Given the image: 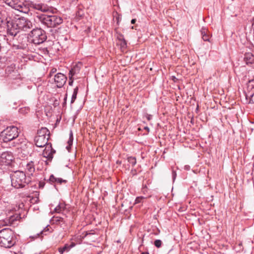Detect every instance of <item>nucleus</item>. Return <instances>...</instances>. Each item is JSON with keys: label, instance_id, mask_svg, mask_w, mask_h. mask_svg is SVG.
<instances>
[{"label": "nucleus", "instance_id": "f257e3e1", "mask_svg": "<svg viewBox=\"0 0 254 254\" xmlns=\"http://www.w3.org/2000/svg\"><path fill=\"white\" fill-rule=\"evenodd\" d=\"M36 20L45 27H56L63 23V19L56 15L38 14Z\"/></svg>", "mask_w": 254, "mask_h": 254}, {"label": "nucleus", "instance_id": "f03ea898", "mask_svg": "<svg viewBox=\"0 0 254 254\" xmlns=\"http://www.w3.org/2000/svg\"><path fill=\"white\" fill-rule=\"evenodd\" d=\"M14 234L9 228H4L0 231V246L5 248H10L15 244Z\"/></svg>", "mask_w": 254, "mask_h": 254}, {"label": "nucleus", "instance_id": "7ed1b4c3", "mask_svg": "<svg viewBox=\"0 0 254 254\" xmlns=\"http://www.w3.org/2000/svg\"><path fill=\"white\" fill-rule=\"evenodd\" d=\"M11 185L16 189L24 188L30 182L22 171H17L10 175Z\"/></svg>", "mask_w": 254, "mask_h": 254}, {"label": "nucleus", "instance_id": "20e7f679", "mask_svg": "<svg viewBox=\"0 0 254 254\" xmlns=\"http://www.w3.org/2000/svg\"><path fill=\"white\" fill-rule=\"evenodd\" d=\"M18 129L15 126L7 127L1 132V137L4 142L10 141L18 136Z\"/></svg>", "mask_w": 254, "mask_h": 254}, {"label": "nucleus", "instance_id": "39448f33", "mask_svg": "<svg viewBox=\"0 0 254 254\" xmlns=\"http://www.w3.org/2000/svg\"><path fill=\"white\" fill-rule=\"evenodd\" d=\"M32 42L36 45L43 43L47 38L45 31L41 28L33 29L31 32Z\"/></svg>", "mask_w": 254, "mask_h": 254}, {"label": "nucleus", "instance_id": "423d86ee", "mask_svg": "<svg viewBox=\"0 0 254 254\" xmlns=\"http://www.w3.org/2000/svg\"><path fill=\"white\" fill-rule=\"evenodd\" d=\"M7 32L9 35L15 37L19 32V27L18 22L16 23L10 18L6 19Z\"/></svg>", "mask_w": 254, "mask_h": 254}, {"label": "nucleus", "instance_id": "0eeeda50", "mask_svg": "<svg viewBox=\"0 0 254 254\" xmlns=\"http://www.w3.org/2000/svg\"><path fill=\"white\" fill-rule=\"evenodd\" d=\"M31 10H37L43 12L50 11L51 7L47 4L30 0Z\"/></svg>", "mask_w": 254, "mask_h": 254}, {"label": "nucleus", "instance_id": "6e6552de", "mask_svg": "<svg viewBox=\"0 0 254 254\" xmlns=\"http://www.w3.org/2000/svg\"><path fill=\"white\" fill-rule=\"evenodd\" d=\"M13 156L11 152H3L0 156V164L1 165L8 166L11 164Z\"/></svg>", "mask_w": 254, "mask_h": 254}, {"label": "nucleus", "instance_id": "1a4fd4ad", "mask_svg": "<svg viewBox=\"0 0 254 254\" xmlns=\"http://www.w3.org/2000/svg\"><path fill=\"white\" fill-rule=\"evenodd\" d=\"M21 217L19 214H13L8 218L0 221V226H4L15 224V222L19 220Z\"/></svg>", "mask_w": 254, "mask_h": 254}, {"label": "nucleus", "instance_id": "9d476101", "mask_svg": "<svg viewBox=\"0 0 254 254\" xmlns=\"http://www.w3.org/2000/svg\"><path fill=\"white\" fill-rule=\"evenodd\" d=\"M21 12L28 14L31 10L30 0L23 1L21 0L18 4V6L16 9Z\"/></svg>", "mask_w": 254, "mask_h": 254}, {"label": "nucleus", "instance_id": "9b49d317", "mask_svg": "<svg viewBox=\"0 0 254 254\" xmlns=\"http://www.w3.org/2000/svg\"><path fill=\"white\" fill-rule=\"evenodd\" d=\"M66 79V77L63 73H58L54 75V80L58 88L62 87L65 84Z\"/></svg>", "mask_w": 254, "mask_h": 254}, {"label": "nucleus", "instance_id": "f8f14e48", "mask_svg": "<svg viewBox=\"0 0 254 254\" xmlns=\"http://www.w3.org/2000/svg\"><path fill=\"white\" fill-rule=\"evenodd\" d=\"M19 29L27 31L32 27V22L27 19L21 18L18 21Z\"/></svg>", "mask_w": 254, "mask_h": 254}, {"label": "nucleus", "instance_id": "ddd939ff", "mask_svg": "<svg viewBox=\"0 0 254 254\" xmlns=\"http://www.w3.org/2000/svg\"><path fill=\"white\" fill-rule=\"evenodd\" d=\"M49 136L48 137H41L36 136L35 137L34 141L35 145L39 147H43L45 146H48L50 145V143H48Z\"/></svg>", "mask_w": 254, "mask_h": 254}, {"label": "nucleus", "instance_id": "4468645a", "mask_svg": "<svg viewBox=\"0 0 254 254\" xmlns=\"http://www.w3.org/2000/svg\"><path fill=\"white\" fill-rule=\"evenodd\" d=\"M56 151L52 147V144L50 143V145L46 146L45 149L43 152V156L48 159V160H52L53 158V154L55 153Z\"/></svg>", "mask_w": 254, "mask_h": 254}, {"label": "nucleus", "instance_id": "2eb2a0df", "mask_svg": "<svg viewBox=\"0 0 254 254\" xmlns=\"http://www.w3.org/2000/svg\"><path fill=\"white\" fill-rule=\"evenodd\" d=\"M244 60L248 65L254 64V55L251 53H246L244 55Z\"/></svg>", "mask_w": 254, "mask_h": 254}, {"label": "nucleus", "instance_id": "dca6fc26", "mask_svg": "<svg viewBox=\"0 0 254 254\" xmlns=\"http://www.w3.org/2000/svg\"><path fill=\"white\" fill-rule=\"evenodd\" d=\"M21 0H3V2L8 6L14 9L18 6V4Z\"/></svg>", "mask_w": 254, "mask_h": 254}, {"label": "nucleus", "instance_id": "f3484780", "mask_svg": "<svg viewBox=\"0 0 254 254\" xmlns=\"http://www.w3.org/2000/svg\"><path fill=\"white\" fill-rule=\"evenodd\" d=\"M35 166L33 161H30L26 164L25 170L29 175H32L33 173L35 172Z\"/></svg>", "mask_w": 254, "mask_h": 254}, {"label": "nucleus", "instance_id": "a211bd4d", "mask_svg": "<svg viewBox=\"0 0 254 254\" xmlns=\"http://www.w3.org/2000/svg\"><path fill=\"white\" fill-rule=\"evenodd\" d=\"M50 131L46 127H42L37 132V135L42 137H50Z\"/></svg>", "mask_w": 254, "mask_h": 254}, {"label": "nucleus", "instance_id": "6ab92c4d", "mask_svg": "<svg viewBox=\"0 0 254 254\" xmlns=\"http://www.w3.org/2000/svg\"><path fill=\"white\" fill-rule=\"evenodd\" d=\"M49 181L50 183H56L57 184H61L63 183H66V180H63L62 178H56L53 175H51L50 177Z\"/></svg>", "mask_w": 254, "mask_h": 254}, {"label": "nucleus", "instance_id": "aec40b11", "mask_svg": "<svg viewBox=\"0 0 254 254\" xmlns=\"http://www.w3.org/2000/svg\"><path fill=\"white\" fill-rule=\"evenodd\" d=\"M24 207V204L23 202H20L18 205H16L15 207L12 208L10 210L13 211H18L17 213H15V214H19L20 216V212L22 211L23 208Z\"/></svg>", "mask_w": 254, "mask_h": 254}, {"label": "nucleus", "instance_id": "412c9836", "mask_svg": "<svg viewBox=\"0 0 254 254\" xmlns=\"http://www.w3.org/2000/svg\"><path fill=\"white\" fill-rule=\"evenodd\" d=\"M252 91H248L246 93V97L247 99L250 98V103H254V88L253 89L252 88Z\"/></svg>", "mask_w": 254, "mask_h": 254}, {"label": "nucleus", "instance_id": "4be33fe9", "mask_svg": "<svg viewBox=\"0 0 254 254\" xmlns=\"http://www.w3.org/2000/svg\"><path fill=\"white\" fill-rule=\"evenodd\" d=\"M202 38L204 41H209V35L207 34V30L202 27L201 29Z\"/></svg>", "mask_w": 254, "mask_h": 254}, {"label": "nucleus", "instance_id": "5701e85b", "mask_svg": "<svg viewBox=\"0 0 254 254\" xmlns=\"http://www.w3.org/2000/svg\"><path fill=\"white\" fill-rule=\"evenodd\" d=\"M80 70V67L78 65H76L72 68L69 71V74L72 76L73 75L78 73Z\"/></svg>", "mask_w": 254, "mask_h": 254}, {"label": "nucleus", "instance_id": "b1692460", "mask_svg": "<svg viewBox=\"0 0 254 254\" xmlns=\"http://www.w3.org/2000/svg\"><path fill=\"white\" fill-rule=\"evenodd\" d=\"M75 246L74 243H71L70 245L65 244L63 247H62L64 252H68L70 250Z\"/></svg>", "mask_w": 254, "mask_h": 254}, {"label": "nucleus", "instance_id": "393cba45", "mask_svg": "<svg viewBox=\"0 0 254 254\" xmlns=\"http://www.w3.org/2000/svg\"><path fill=\"white\" fill-rule=\"evenodd\" d=\"M78 87H76L74 89L73 92V94L72 95V97H71V101H70L71 104H72L74 102L75 100L76 99L77 94L78 93Z\"/></svg>", "mask_w": 254, "mask_h": 254}, {"label": "nucleus", "instance_id": "a878e982", "mask_svg": "<svg viewBox=\"0 0 254 254\" xmlns=\"http://www.w3.org/2000/svg\"><path fill=\"white\" fill-rule=\"evenodd\" d=\"M65 208V205L64 203L59 204L55 208V211L58 213H60L62 210L64 209Z\"/></svg>", "mask_w": 254, "mask_h": 254}, {"label": "nucleus", "instance_id": "bb28decb", "mask_svg": "<svg viewBox=\"0 0 254 254\" xmlns=\"http://www.w3.org/2000/svg\"><path fill=\"white\" fill-rule=\"evenodd\" d=\"M127 161L133 167L136 163V158L134 157L130 156L127 157Z\"/></svg>", "mask_w": 254, "mask_h": 254}, {"label": "nucleus", "instance_id": "cd10ccee", "mask_svg": "<svg viewBox=\"0 0 254 254\" xmlns=\"http://www.w3.org/2000/svg\"><path fill=\"white\" fill-rule=\"evenodd\" d=\"M120 48L122 50L125 49L127 47V41L125 40L120 41Z\"/></svg>", "mask_w": 254, "mask_h": 254}, {"label": "nucleus", "instance_id": "c85d7f7f", "mask_svg": "<svg viewBox=\"0 0 254 254\" xmlns=\"http://www.w3.org/2000/svg\"><path fill=\"white\" fill-rule=\"evenodd\" d=\"M162 244V241L160 240H156L154 243V244L155 246V247H156L158 248L161 247Z\"/></svg>", "mask_w": 254, "mask_h": 254}, {"label": "nucleus", "instance_id": "c756f323", "mask_svg": "<svg viewBox=\"0 0 254 254\" xmlns=\"http://www.w3.org/2000/svg\"><path fill=\"white\" fill-rule=\"evenodd\" d=\"M43 232H44V230L41 231H40V233H37L35 235L30 236V238L33 239L34 240L35 239H37V238L40 237V235H42L43 234Z\"/></svg>", "mask_w": 254, "mask_h": 254}, {"label": "nucleus", "instance_id": "7c9ffc66", "mask_svg": "<svg viewBox=\"0 0 254 254\" xmlns=\"http://www.w3.org/2000/svg\"><path fill=\"white\" fill-rule=\"evenodd\" d=\"M145 197H143V196H138V197H137L135 199V203H140L141 202V200L143 199H144Z\"/></svg>", "mask_w": 254, "mask_h": 254}, {"label": "nucleus", "instance_id": "2f4dec72", "mask_svg": "<svg viewBox=\"0 0 254 254\" xmlns=\"http://www.w3.org/2000/svg\"><path fill=\"white\" fill-rule=\"evenodd\" d=\"M57 71V69L56 68H53L49 74V77H51L54 73H55Z\"/></svg>", "mask_w": 254, "mask_h": 254}, {"label": "nucleus", "instance_id": "473e14b6", "mask_svg": "<svg viewBox=\"0 0 254 254\" xmlns=\"http://www.w3.org/2000/svg\"><path fill=\"white\" fill-rule=\"evenodd\" d=\"M72 142H73V138H69V139H68V140L67 141V143H68V145L67 146H66V149L67 150H69V149L70 148V146L71 145H72Z\"/></svg>", "mask_w": 254, "mask_h": 254}, {"label": "nucleus", "instance_id": "72a5a7b5", "mask_svg": "<svg viewBox=\"0 0 254 254\" xmlns=\"http://www.w3.org/2000/svg\"><path fill=\"white\" fill-rule=\"evenodd\" d=\"M117 39L119 41L125 40L124 36L122 34H119L117 37Z\"/></svg>", "mask_w": 254, "mask_h": 254}, {"label": "nucleus", "instance_id": "f704fd0d", "mask_svg": "<svg viewBox=\"0 0 254 254\" xmlns=\"http://www.w3.org/2000/svg\"><path fill=\"white\" fill-rule=\"evenodd\" d=\"M176 176H177V173H176V171H175L174 170H173L172 171V177H173V181H174L176 179Z\"/></svg>", "mask_w": 254, "mask_h": 254}, {"label": "nucleus", "instance_id": "c9c22d12", "mask_svg": "<svg viewBox=\"0 0 254 254\" xmlns=\"http://www.w3.org/2000/svg\"><path fill=\"white\" fill-rule=\"evenodd\" d=\"M146 118L148 121H150L152 119V116L150 115L147 114L146 115Z\"/></svg>", "mask_w": 254, "mask_h": 254}, {"label": "nucleus", "instance_id": "e433bc0d", "mask_svg": "<svg viewBox=\"0 0 254 254\" xmlns=\"http://www.w3.org/2000/svg\"><path fill=\"white\" fill-rule=\"evenodd\" d=\"M92 231H93L92 230H91L90 232H86V234L85 235V237L89 235H93L94 234V233H92L91 232Z\"/></svg>", "mask_w": 254, "mask_h": 254}, {"label": "nucleus", "instance_id": "4c0bfd02", "mask_svg": "<svg viewBox=\"0 0 254 254\" xmlns=\"http://www.w3.org/2000/svg\"><path fill=\"white\" fill-rule=\"evenodd\" d=\"M58 250L60 254H63L64 252L62 247L59 248Z\"/></svg>", "mask_w": 254, "mask_h": 254}, {"label": "nucleus", "instance_id": "58836bf2", "mask_svg": "<svg viewBox=\"0 0 254 254\" xmlns=\"http://www.w3.org/2000/svg\"><path fill=\"white\" fill-rule=\"evenodd\" d=\"M71 77H72V76L71 75H69V79H70V81H69V85H72V83H73V80H71Z\"/></svg>", "mask_w": 254, "mask_h": 254}, {"label": "nucleus", "instance_id": "ea45409f", "mask_svg": "<svg viewBox=\"0 0 254 254\" xmlns=\"http://www.w3.org/2000/svg\"><path fill=\"white\" fill-rule=\"evenodd\" d=\"M121 18L120 17V15H118L116 17V20L117 21V23H118L119 21H120Z\"/></svg>", "mask_w": 254, "mask_h": 254}, {"label": "nucleus", "instance_id": "a19ab883", "mask_svg": "<svg viewBox=\"0 0 254 254\" xmlns=\"http://www.w3.org/2000/svg\"><path fill=\"white\" fill-rule=\"evenodd\" d=\"M136 22V19H132L131 20V23L132 24H133L135 23Z\"/></svg>", "mask_w": 254, "mask_h": 254}, {"label": "nucleus", "instance_id": "79ce46f5", "mask_svg": "<svg viewBox=\"0 0 254 254\" xmlns=\"http://www.w3.org/2000/svg\"><path fill=\"white\" fill-rule=\"evenodd\" d=\"M69 138H73V134L72 131H70V132Z\"/></svg>", "mask_w": 254, "mask_h": 254}, {"label": "nucleus", "instance_id": "37998d69", "mask_svg": "<svg viewBox=\"0 0 254 254\" xmlns=\"http://www.w3.org/2000/svg\"><path fill=\"white\" fill-rule=\"evenodd\" d=\"M144 129L147 131V132L149 131V128L148 127H144Z\"/></svg>", "mask_w": 254, "mask_h": 254}, {"label": "nucleus", "instance_id": "c03bdc74", "mask_svg": "<svg viewBox=\"0 0 254 254\" xmlns=\"http://www.w3.org/2000/svg\"><path fill=\"white\" fill-rule=\"evenodd\" d=\"M76 14L80 17H82V14H80V11H78V13Z\"/></svg>", "mask_w": 254, "mask_h": 254}, {"label": "nucleus", "instance_id": "a18cd8bd", "mask_svg": "<svg viewBox=\"0 0 254 254\" xmlns=\"http://www.w3.org/2000/svg\"><path fill=\"white\" fill-rule=\"evenodd\" d=\"M141 254H149L148 252H145L141 253Z\"/></svg>", "mask_w": 254, "mask_h": 254}, {"label": "nucleus", "instance_id": "49530a36", "mask_svg": "<svg viewBox=\"0 0 254 254\" xmlns=\"http://www.w3.org/2000/svg\"><path fill=\"white\" fill-rule=\"evenodd\" d=\"M25 110H27V111H29V109H25Z\"/></svg>", "mask_w": 254, "mask_h": 254}, {"label": "nucleus", "instance_id": "de8ad7c7", "mask_svg": "<svg viewBox=\"0 0 254 254\" xmlns=\"http://www.w3.org/2000/svg\"><path fill=\"white\" fill-rule=\"evenodd\" d=\"M66 97H65L64 98V100H66Z\"/></svg>", "mask_w": 254, "mask_h": 254}]
</instances>
